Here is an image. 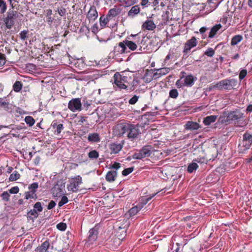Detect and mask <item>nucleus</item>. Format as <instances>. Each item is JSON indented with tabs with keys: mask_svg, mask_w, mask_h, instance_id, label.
<instances>
[{
	"mask_svg": "<svg viewBox=\"0 0 252 252\" xmlns=\"http://www.w3.org/2000/svg\"><path fill=\"white\" fill-rule=\"evenodd\" d=\"M20 174L17 171H14L9 176L10 181H15L20 178Z\"/></svg>",
	"mask_w": 252,
	"mask_h": 252,
	"instance_id": "f704fd0d",
	"label": "nucleus"
},
{
	"mask_svg": "<svg viewBox=\"0 0 252 252\" xmlns=\"http://www.w3.org/2000/svg\"><path fill=\"white\" fill-rule=\"evenodd\" d=\"M66 13V9L65 8L62 7L58 10V13L61 16H63Z\"/></svg>",
	"mask_w": 252,
	"mask_h": 252,
	"instance_id": "69168bd1",
	"label": "nucleus"
},
{
	"mask_svg": "<svg viewBox=\"0 0 252 252\" xmlns=\"http://www.w3.org/2000/svg\"><path fill=\"white\" fill-rule=\"evenodd\" d=\"M65 189V185L63 182L58 181L51 189V192L54 197H60L63 194Z\"/></svg>",
	"mask_w": 252,
	"mask_h": 252,
	"instance_id": "6e6552de",
	"label": "nucleus"
},
{
	"mask_svg": "<svg viewBox=\"0 0 252 252\" xmlns=\"http://www.w3.org/2000/svg\"><path fill=\"white\" fill-rule=\"evenodd\" d=\"M217 119V116L211 115L205 117L203 120V123L205 126H209L214 123Z\"/></svg>",
	"mask_w": 252,
	"mask_h": 252,
	"instance_id": "5701e85b",
	"label": "nucleus"
},
{
	"mask_svg": "<svg viewBox=\"0 0 252 252\" xmlns=\"http://www.w3.org/2000/svg\"><path fill=\"white\" fill-rule=\"evenodd\" d=\"M56 205V203L55 202V201H53V200H51L48 204V205H47V209L48 210H51L52 209H53L54 207H55Z\"/></svg>",
	"mask_w": 252,
	"mask_h": 252,
	"instance_id": "0e129e2a",
	"label": "nucleus"
},
{
	"mask_svg": "<svg viewBox=\"0 0 252 252\" xmlns=\"http://www.w3.org/2000/svg\"><path fill=\"white\" fill-rule=\"evenodd\" d=\"M243 117V114L239 110L233 111H224L222 115L220 116L219 121L221 123H231L232 122L239 120Z\"/></svg>",
	"mask_w": 252,
	"mask_h": 252,
	"instance_id": "20e7f679",
	"label": "nucleus"
},
{
	"mask_svg": "<svg viewBox=\"0 0 252 252\" xmlns=\"http://www.w3.org/2000/svg\"><path fill=\"white\" fill-rule=\"evenodd\" d=\"M117 176V172L116 170H111L107 172L105 178L107 181L109 182H114Z\"/></svg>",
	"mask_w": 252,
	"mask_h": 252,
	"instance_id": "aec40b11",
	"label": "nucleus"
},
{
	"mask_svg": "<svg viewBox=\"0 0 252 252\" xmlns=\"http://www.w3.org/2000/svg\"><path fill=\"white\" fill-rule=\"evenodd\" d=\"M115 132L119 136L126 137L130 141H134L138 138L141 134L138 125L127 122H122L115 126Z\"/></svg>",
	"mask_w": 252,
	"mask_h": 252,
	"instance_id": "f257e3e1",
	"label": "nucleus"
},
{
	"mask_svg": "<svg viewBox=\"0 0 252 252\" xmlns=\"http://www.w3.org/2000/svg\"><path fill=\"white\" fill-rule=\"evenodd\" d=\"M9 102L5 97L0 98V107L7 110L9 109Z\"/></svg>",
	"mask_w": 252,
	"mask_h": 252,
	"instance_id": "cd10ccee",
	"label": "nucleus"
},
{
	"mask_svg": "<svg viewBox=\"0 0 252 252\" xmlns=\"http://www.w3.org/2000/svg\"><path fill=\"white\" fill-rule=\"evenodd\" d=\"M134 170V167H129L126 169H125L122 171V175L124 176H127L130 173H131Z\"/></svg>",
	"mask_w": 252,
	"mask_h": 252,
	"instance_id": "603ef678",
	"label": "nucleus"
},
{
	"mask_svg": "<svg viewBox=\"0 0 252 252\" xmlns=\"http://www.w3.org/2000/svg\"><path fill=\"white\" fill-rule=\"evenodd\" d=\"M207 3L208 6L210 7V10L213 11L215 10L218 6V0H208Z\"/></svg>",
	"mask_w": 252,
	"mask_h": 252,
	"instance_id": "c756f323",
	"label": "nucleus"
},
{
	"mask_svg": "<svg viewBox=\"0 0 252 252\" xmlns=\"http://www.w3.org/2000/svg\"><path fill=\"white\" fill-rule=\"evenodd\" d=\"M81 100L79 98L72 99L68 104V108L72 112L81 111Z\"/></svg>",
	"mask_w": 252,
	"mask_h": 252,
	"instance_id": "1a4fd4ad",
	"label": "nucleus"
},
{
	"mask_svg": "<svg viewBox=\"0 0 252 252\" xmlns=\"http://www.w3.org/2000/svg\"><path fill=\"white\" fill-rule=\"evenodd\" d=\"M36 198V194L34 193L33 192H32V191H29L25 192V198L26 199H29V198H33L35 199Z\"/></svg>",
	"mask_w": 252,
	"mask_h": 252,
	"instance_id": "79ce46f5",
	"label": "nucleus"
},
{
	"mask_svg": "<svg viewBox=\"0 0 252 252\" xmlns=\"http://www.w3.org/2000/svg\"><path fill=\"white\" fill-rule=\"evenodd\" d=\"M142 27L146 30L153 31L156 28V26L153 21L147 20L143 24Z\"/></svg>",
	"mask_w": 252,
	"mask_h": 252,
	"instance_id": "4be33fe9",
	"label": "nucleus"
},
{
	"mask_svg": "<svg viewBox=\"0 0 252 252\" xmlns=\"http://www.w3.org/2000/svg\"><path fill=\"white\" fill-rule=\"evenodd\" d=\"M110 20V19L107 15L105 17L101 16L99 19L100 26L102 27H105Z\"/></svg>",
	"mask_w": 252,
	"mask_h": 252,
	"instance_id": "58836bf2",
	"label": "nucleus"
},
{
	"mask_svg": "<svg viewBox=\"0 0 252 252\" xmlns=\"http://www.w3.org/2000/svg\"><path fill=\"white\" fill-rule=\"evenodd\" d=\"M50 246L48 240L44 242L40 246L36 248V251L38 252H46Z\"/></svg>",
	"mask_w": 252,
	"mask_h": 252,
	"instance_id": "b1692460",
	"label": "nucleus"
},
{
	"mask_svg": "<svg viewBox=\"0 0 252 252\" xmlns=\"http://www.w3.org/2000/svg\"><path fill=\"white\" fill-rule=\"evenodd\" d=\"M157 71L155 73H154L153 75V79H157L159 77H161L160 74L159 73V71H158V69L156 70Z\"/></svg>",
	"mask_w": 252,
	"mask_h": 252,
	"instance_id": "338daca9",
	"label": "nucleus"
},
{
	"mask_svg": "<svg viewBox=\"0 0 252 252\" xmlns=\"http://www.w3.org/2000/svg\"><path fill=\"white\" fill-rule=\"evenodd\" d=\"M7 10V4L3 0H0V14H4Z\"/></svg>",
	"mask_w": 252,
	"mask_h": 252,
	"instance_id": "c9c22d12",
	"label": "nucleus"
},
{
	"mask_svg": "<svg viewBox=\"0 0 252 252\" xmlns=\"http://www.w3.org/2000/svg\"><path fill=\"white\" fill-rule=\"evenodd\" d=\"M242 36L240 35H236L232 37L231 41V45L232 46L237 44L242 40Z\"/></svg>",
	"mask_w": 252,
	"mask_h": 252,
	"instance_id": "473e14b6",
	"label": "nucleus"
},
{
	"mask_svg": "<svg viewBox=\"0 0 252 252\" xmlns=\"http://www.w3.org/2000/svg\"><path fill=\"white\" fill-rule=\"evenodd\" d=\"M25 121L27 125H29V126H32L35 123V121L34 119L30 116H26L25 118Z\"/></svg>",
	"mask_w": 252,
	"mask_h": 252,
	"instance_id": "a19ab883",
	"label": "nucleus"
},
{
	"mask_svg": "<svg viewBox=\"0 0 252 252\" xmlns=\"http://www.w3.org/2000/svg\"><path fill=\"white\" fill-rule=\"evenodd\" d=\"M208 159L205 157L202 158H197L195 159H194L193 161H196L198 163H206L208 161Z\"/></svg>",
	"mask_w": 252,
	"mask_h": 252,
	"instance_id": "bf43d9fd",
	"label": "nucleus"
},
{
	"mask_svg": "<svg viewBox=\"0 0 252 252\" xmlns=\"http://www.w3.org/2000/svg\"><path fill=\"white\" fill-rule=\"evenodd\" d=\"M10 8L8 10L6 13L5 17L4 18L3 21L5 27L8 29H11L16 22H17L19 18L20 13L18 10H14L15 5L14 2L15 0H8Z\"/></svg>",
	"mask_w": 252,
	"mask_h": 252,
	"instance_id": "7ed1b4c3",
	"label": "nucleus"
},
{
	"mask_svg": "<svg viewBox=\"0 0 252 252\" xmlns=\"http://www.w3.org/2000/svg\"><path fill=\"white\" fill-rule=\"evenodd\" d=\"M252 144V143H250L248 141H245V140L243 139V141L242 143L239 144V147L240 150H246L249 149Z\"/></svg>",
	"mask_w": 252,
	"mask_h": 252,
	"instance_id": "7c9ffc66",
	"label": "nucleus"
},
{
	"mask_svg": "<svg viewBox=\"0 0 252 252\" xmlns=\"http://www.w3.org/2000/svg\"><path fill=\"white\" fill-rule=\"evenodd\" d=\"M68 201V198L66 196H62L61 200L59 201L58 205L59 207L63 206L64 204L67 203Z\"/></svg>",
	"mask_w": 252,
	"mask_h": 252,
	"instance_id": "864d4df0",
	"label": "nucleus"
},
{
	"mask_svg": "<svg viewBox=\"0 0 252 252\" xmlns=\"http://www.w3.org/2000/svg\"><path fill=\"white\" fill-rule=\"evenodd\" d=\"M124 142L121 143H113L109 146V148L111 154H118L123 148Z\"/></svg>",
	"mask_w": 252,
	"mask_h": 252,
	"instance_id": "2eb2a0df",
	"label": "nucleus"
},
{
	"mask_svg": "<svg viewBox=\"0 0 252 252\" xmlns=\"http://www.w3.org/2000/svg\"><path fill=\"white\" fill-rule=\"evenodd\" d=\"M179 93L177 89H172L169 92V96L172 98H176Z\"/></svg>",
	"mask_w": 252,
	"mask_h": 252,
	"instance_id": "09e8293b",
	"label": "nucleus"
},
{
	"mask_svg": "<svg viewBox=\"0 0 252 252\" xmlns=\"http://www.w3.org/2000/svg\"><path fill=\"white\" fill-rule=\"evenodd\" d=\"M215 54V51L212 48H209L204 52V55L209 57H212Z\"/></svg>",
	"mask_w": 252,
	"mask_h": 252,
	"instance_id": "3c124183",
	"label": "nucleus"
},
{
	"mask_svg": "<svg viewBox=\"0 0 252 252\" xmlns=\"http://www.w3.org/2000/svg\"><path fill=\"white\" fill-rule=\"evenodd\" d=\"M122 9L118 6H115L113 8H111L107 14L108 17L111 19L120 14Z\"/></svg>",
	"mask_w": 252,
	"mask_h": 252,
	"instance_id": "a211bd4d",
	"label": "nucleus"
},
{
	"mask_svg": "<svg viewBox=\"0 0 252 252\" xmlns=\"http://www.w3.org/2000/svg\"><path fill=\"white\" fill-rule=\"evenodd\" d=\"M197 41L195 36H192L190 39L188 40L185 44L183 53L187 54L190 49L197 45Z\"/></svg>",
	"mask_w": 252,
	"mask_h": 252,
	"instance_id": "9d476101",
	"label": "nucleus"
},
{
	"mask_svg": "<svg viewBox=\"0 0 252 252\" xmlns=\"http://www.w3.org/2000/svg\"><path fill=\"white\" fill-rule=\"evenodd\" d=\"M139 84L140 81L138 79L137 77H135L133 75L132 81H131L129 86V87H130V89L133 90L134 89V87L138 86Z\"/></svg>",
	"mask_w": 252,
	"mask_h": 252,
	"instance_id": "2f4dec72",
	"label": "nucleus"
},
{
	"mask_svg": "<svg viewBox=\"0 0 252 252\" xmlns=\"http://www.w3.org/2000/svg\"><path fill=\"white\" fill-rule=\"evenodd\" d=\"M237 85V81L235 79H226L222 80L215 85L211 84L209 90L216 88L220 90L233 89Z\"/></svg>",
	"mask_w": 252,
	"mask_h": 252,
	"instance_id": "39448f33",
	"label": "nucleus"
},
{
	"mask_svg": "<svg viewBox=\"0 0 252 252\" xmlns=\"http://www.w3.org/2000/svg\"><path fill=\"white\" fill-rule=\"evenodd\" d=\"M88 140L92 143H97L100 141L99 134L97 133H91L88 136Z\"/></svg>",
	"mask_w": 252,
	"mask_h": 252,
	"instance_id": "412c9836",
	"label": "nucleus"
},
{
	"mask_svg": "<svg viewBox=\"0 0 252 252\" xmlns=\"http://www.w3.org/2000/svg\"><path fill=\"white\" fill-rule=\"evenodd\" d=\"M121 167V164L118 162H115L112 165V168L116 171Z\"/></svg>",
	"mask_w": 252,
	"mask_h": 252,
	"instance_id": "774afa93",
	"label": "nucleus"
},
{
	"mask_svg": "<svg viewBox=\"0 0 252 252\" xmlns=\"http://www.w3.org/2000/svg\"><path fill=\"white\" fill-rule=\"evenodd\" d=\"M140 8L139 5H135L132 6L131 9L128 12V16L130 17H134L136 15L139 13Z\"/></svg>",
	"mask_w": 252,
	"mask_h": 252,
	"instance_id": "393cba45",
	"label": "nucleus"
},
{
	"mask_svg": "<svg viewBox=\"0 0 252 252\" xmlns=\"http://www.w3.org/2000/svg\"><path fill=\"white\" fill-rule=\"evenodd\" d=\"M82 183V177L78 175L71 179L70 180V183L67 186V188L69 191H71L72 192H77L79 190V186Z\"/></svg>",
	"mask_w": 252,
	"mask_h": 252,
	"instance_id": "0eeeda50",
	"label": "nucleus"
},
{
	"mask_svg": "<svg viewBox=\"0 0 252 252\" xmlns=\"http://www.w3.org/2000/svg\"><path fill=\"white\" fill-rule=\"evenodd\" d=\"M98 233V228L96 226L91 229L89 232L88 242L91 244H93L97 238Z\"/></svg>",
	"mask_w": 252,
	"mask_h": 252,
	"instance_id": "9b49d317",
	"label": "nucleus"
},
{
	"mask_svg": "<svg viewBox=\"0 0 252 252\" xmlns=\"http://www.w3.org/2000/svg\"><path fill=\"white\" fill-rule=\"evenodd\" d=\"M243 139L245 141H248L250 143H252V135L249 133H245L243 135Z\"/></svg>",
	"mask_w": 252,
	"mask_h": 252,
	"instance_id": "8fccbe9b",
	"label": "nucleus"
},
{
	"mask_svg": "<svg viewBox=\"0 0 252 252\" xmlns=\"http://www.w3.org/2000/svg\"><path fill=\"white\" fill-rule=\"evenodd\" d=\"M22 86V84L20 81H16L13 86V89L16 92H19L21 90Z\"/></svg>",
	"mask_w": 252,
	"mask_h": 252,
	"instance_id": "e433bc0d",
	"label": "nucleus"
},
{
	"mask_svg": "<svg viewBox=\"0 0 252 252\" xmlns=\"http://www.w3.org/2000/svg\"><path fill=\"white\" fill-rule=\"evenodd\" d=\"M185 128L187 130H197L200 127L199 124L193 121H188L185 125Z\"/></svg>",
	"mask_w": 252,
	"mask_h": 252,
	"instance_id": "6ab92c4d",
	"label": "nucleus"
},
{
	"mask_svg": "<svg viewBox=\"0 0 252 252\" xmlns=\"http://www.w3.org/2000/svg\"><path fill=\"white\" fill-rule=\"evenodd\" d=\"M139 98V96H137L136 95H134L132 98H131L129 101L128 102L130 104H135L138 101Z\"/></svg>",
	"mask_w": 252,
	"mask_h": 252,
	"instance_id": "13d9d810",
	"label": "nucleus"
},
{
	"mask_svg": "<svg viewBox=\"0 0 252 252\" xmlns=\"http://www.w3.org/2000/svg\"><path fill=\"white\" fill-rule=\"evenodd\" d=\"M38 216V213L35 211V209H32L27 213V217L32 220L37 218Z\"/></svg>",
	"mask_w": 252,
	"mask_h": 252,
	"instance_id": "c85d7f7f",
	"label": "nucleus"
},
{
	"mask_svg": "<svg viewBox=\"0 0 252 252\" xmlns=\"http://www.w3.org/2000/svg\"><path fill=\"white\" fill-rule=\"evenodd\" d=\"M38 187V184L36 182H35L30 185L28 188L30 189V191H32V192H33L34 193H35Z\"/></svg>",
	"mask_w": 252,
	"mask_h": 252,
	"instance_id": "c03bdc74",
	"label": "nucleus"
},
{
	"mask_svg": "<svg viewBox=\"0 0 252 252\" xmlns=\"http://www.w3.org/2000/svg\"><path fill=\"white\" fill-rule=\"evenodd\" d=\"M37 212H41L43 210V207L42 206L41 203L40 202H36L33 205V209Z\"/></svg>",
	"mask_w": 252,
	"mask_h": 252,
	"instance_id": "37998d69",
	"label": "nucleus"
},
{
	"mask_svg": "<svg viewBox=\"0 0 252 252\" xmlns=\"http://www.w3.org/2000/svg\"><path fill=\"white\" fill-rule=\"evenodd\" d=\"M51 126L54 129V134L59 135L63 129L64 126L62 124H58L56 121H54L51 124Z\"/></svg>",
	"mask_w": 252,
	"mask_h": 252,
	"instance_id": "f3484780",
	"label": "nucleus"
},
{
	"mask_svg": "<svg viewBox=\"0 0 252 252\" xmlns=\"http://www.w3.org/2000/svg\"><path fill=\"white\" fill-rule=\"evenodd\" d=\"M156 194H153L152 196H150V197H146L144 196L142 197L140 200V204H141L143 205V206L146 204Z\"/></svg>",
	"mask_w": 252,
	"mask_h": 252,
	"instance_id": "ea45409f",
	"label": "nucleus"
},
{
	"mask_svg": "<svg viewBox=\"0 0 252 252\" xmlns=\"http://www.w3.org/2000/svg\"><path fill=\"white\" fill-rule=\"evenodd\" d=\"M181 74H183L182 77H183V80L184 81V84L185 86L188 87H192L194 84V77L192 75L189 74L188 75L186 76H184V74H186V72L184 71H182L181 72Z\"/></svg>",
	"mask_w": 252,
	"mask_h": 252,
	"instance_id": "ddd939ff",
	"label": "nucleus"
},
{
	"mask_svg": "<svg viewBox=\"0 0 252 252\" xmlns=\"http://www.w3.org/2000/svg\"><path fill=\"white\" fill-rule=\"evenodd\" d=\"M175 85L178 88H181L186 86L185 84H184L183 77H181L180 79H178L176 81Z\"/></svg>",
	"mask_w": 252,
	"mask_h": 252,
	"instance_id": "de8ad7c7",
	"label": "nucleus"
},
{
	"mask_svg": "<svg viewBox=\"0 0 252 252\" xmlns=\"http://www.w3.org/2000/svg\"><path fill=\"white\" fill-rule=\"evenodd\" d=\"M113 51L115 55L127 53V48L123 41L119 42L117 45H116Z\"/></svg>",
	"mask_w": 252,
	"mask_h": 252,
	"instance_id": "f8f14e48",
	"label": "nucleus"
},
{
	"mask_svg": "<svg viewBox=\"0 0 252 252\" xmlns=\"http://www.w3.org/2000/svg\"><path fill=\"white\" fill-rule=\"evenodd\" d=\"M221 26L220 24H217L212 27L209 32L208 37L210 38H213L216 34L217 32L220 29Z\"/></svg>",
	"mask_w": 252,
	"mask_h": 252,
	"instance_id": "bb28decb",
	"label": "nucleus"
},
{
	"mask_svg": "<svg viewBox=\"0 0 252 252\" xmlns=\"http://www.w3.org/2000/svg\"><path fill=\"white\" fill-rule=\"evenodd\" d=\"M1 197L4 201H8L9 200L10 195L7 191H4L2 193Z\"/></svg>",
	"mask_w": 252,
	"mask_h": 252,
	"instance_id": "6e6d98bb",
	"label": "nucleus"
},
{
	"mask_svg": "<svg viewBox=\"0 0 252 252\" xmlns=\"http://www.w3.org/2000/svg\"><path fill=\"white\" fill-rule=\"evenodd\" d=\"M28 33V30H24L21 31L19 34L20 38L22 40H25L27 39L29 37Z\"/></svg>",
	"mask_w": 252,
	"mask_h": 252,
	"instance_id": "a18cd8bd",
	"label": "nucleus"
},
{
	"mask_svg": "<svg viewBox=\"0 0 252 252\" xmlns=\"http://www.w3.org/2000/svg\"><path fill=\"white\" fill-rule=\"evenodd\" d=\"M98 17V13L95 6H91L88 12L87 18L90 22L94 21Z\"/></svg>",
	"mask_w": 252,
	"mask_h": 252,
	"instance_id": "4468645a",
	"label": "nucleus"
},
{
	"mask_svg": "<svg viewBox=\"0 0 252 252\" xmlns=\"http://www.w3.org/2000/svg\"><path fill=\"white\" fill-rule=\"evenodd\" d=\"M247 71L246 69H242L240 71L239 78L240 80H243L247 75Z\"/></svg>",
	"mask_w": 252,
	"mask_h": 252,
	"instance_id": "4d7b16f0",
	"label": "nucleus"
},
{
	"mask_svg": "<svg viewBox=\"0 0 252 252\" xmlns=\"http://www.w3.org/2000/svg\"><path fill=\"white\" fill-rule=\"evenodd\" d=\"M132 77L133 73L128 71L117 72L114 76L115 84L120 89L126 90L132 81Z\"/></svg>",
	"mask_w": 252,
	"mask_h": 252,
	"instance_id": "f03ea898",
	"label": "nucleus"
},
{
	"mask_svg": "<svg viewBox=\"0 0 252 252\" xmlns=\"http://www.w3.org/2000/svg\"><path fill=\"white\" fill-rule=\"evenodd\" d=\"M158 70L159 71V73L160 76H162L167 74L169 72L170 69L169 67H163L158 69Z\"/></svg>",
	"mask_w": 252,
	"mask_h": 252,
	"instance_id": "49530a36",
	"label": "nucleus"
},
{
	"mask_svg": "<svg viewBox=\"0 0 252 252\" xmlns=\"http://www.w3.org/2000/svg\"><path fill=\"white\" fill-rule=\"evenodd\" d=\"M5 63V56L0 53V66L3 65Z\"/></svg>",
	"mask_w": 252,
	"mask_h": 252,
	"instance_id": "680f3d73",
	"label": "nucleus"
},
{
	"mask_svg": "<svg viewBox=\"0 0 252 252\" xmlns=\"http://www.w3.org/2000/svg\"><path fill=\"white\" fill-rule=\"evenodd\" d=\"M19 189L17 186L13 187L8 190L9 193L11 194L17 193L19 192Z\"/></svg>",
	"mask_w": 252,
	"mask_h": 252,
	"instance_id": "052dcab7",
	"label": "nucleus"
},
{
	"mask_svg": "<svg viewBox=\"0 0 252 252\" xmlns=\"http://www.w3.org/2000/svg\"><path fill=\"white\" fill-rule=\"evenodd\" d=\"M142 208L143 205L139 203L136 206L131 208L128 211L130 216L136 215Z\"/></svg>",
	"mask_w": 252,
	"mask_h": 252,
	"instance_id": "a878e982",
	"label": "nucleus"
},
{
	"mask_svg": "<svg viewBox=\"0 0 252 252\" xmlns=\"http://www.w3.org/2000/svg\"><path fill=\"white\" fill-rule=\"evenodd\" d=\"M153 148L151 146H145L141 149L137 151L132 155L134 159H142L150 157L152 153Z\"/></svg>",
	"mask_w": 252,
	"mask_h": 252,
	"instance_id": "423d86ee",
	"label": "nucleus"
},
{
	"mask_svg": "<svg viewBox=\"0 0 252 252\" xmlns=\"http://www.w3.org/2000/svg\"><path fill=\"white\" fill-rule=\"evenodd\" d=\"M198 167L197 164L196 162H192L190 163L188 167V172L189 173H192L194 170H196Z\"/></svg>",
	"mask_w": 252,
	"mask_h": 252,
	"instance_id": "72a5a7b5",
	"label": "nucleus"
},
{
	"mask_svg": "<svg viewBox=\"0 0 252 252\" xmlns=\"http://www.w3.org/2000/svg\"><path fill=\"white\" fill-rule=\"evenodd\" d=\"M88 156L90 159H96L99 157V153L96 150H94L90 151Z\"/></svg>",
	"mask_w": 252,
	"mask_h": 252,
	"instance_id": "4c0bfd02",
	"label": "nucleus"
},
{
	"mask_svg": "<svg viewBox=\"0 0 252 252\" xmlns=\"http://www.w3.org/2000/svg\"><path fill=\"white\" fill-rule=\"evenodd\" d=\"M172 55L170 53H169L165 57L164 61V64L169 65L171 64V63L169 62V60L171 59L172 57Z\"/></svg>",
	"mask_w": 252,
	"mask_h": 252,
	"instance_id": "e2e57ef3",
	"label": "nucleus"
},
{
	"mask_svg": "<svg viewBox=\"0 0 252 252\" xmlns=\"http://www.w3.org/2000/svg\"><path fill=\"white\" fill-rule=\"evenodd\" d=\"M123 42L125 43V46H126V47H127L129 49L132 51L135 50L139 44V41L137 40L136 39H135L134 41L126 40L123 41Z\"/></svg>",
	"mask_w": 252,
	"mask_h": 252,
	"instance_id": "dca6fc26",
	"label": "nucleus"
},
{
	"mask_svg": "<svg viewBox=\"0 0 252 252\" xmlns=\"http://www.w3.org/2000/svg\"><path fill=\"white\" fill-rule=\"evenodd\" d=\"M66 224L64 222H60L57 225V228L61 231H64L66 229Z\"/></svg>",
	"mask_w": 252,
	"mask_h": 252,
	"instance_id": "5fc2aeb1",
	"label": "nucleus"
}]
</instances>
